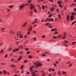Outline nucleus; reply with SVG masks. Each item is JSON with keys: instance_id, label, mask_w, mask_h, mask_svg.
Masks as SVG:
<instances>
[{"instance_id": "7", "label": "nucleus", "mask_w": 76, "mask_h": 76, "mask_svg": "<svg viewBox=\"0 0 76 76\" xmlns=\"http://www.w3.org/2000/svg\"><path fill=\"white\" fill-rule=\"evenodd\" d=\"M62 3H63V2H62V1H58V3L59 4H62Z\"/></svg>"}, {"instance_id": "20", "label": "nucleus", "mask_w": 76, "mask_h": 76, "mask_svg": "<svg viewBox=\"0 0 76 76\" xmlns=\"http://www.w3.org/2000/svg\"><path fill=\"white\" fill-rule=\"evenodd\" d=\"M10 34H13V31L12 30H10Z\"/></svg>"}, {"instance_id": "17", "label": "nucleus", "mask_w": 76, "mask_h": 76, "mask_svg": "<svg viewBox=\"0 0 76 76\" xmlns=\"http://www.w3.org/2000/svg\"><path fill=\"white\" fill-rule=\"evenodd\" d=\"M23 65H22L21 66L20 69H23Z\"/></svg>"}, {"instance_id": "43", "label": "nucleus", "mask_w": 76, "mask_h": 76, "mask_svg": "<svg viewBox=\"0 0 76 76\" xmlns=\"http://www.w3.org/2000/svg\"><path fill=\"white\" fill-rule=\"evenodd\" d=\"M46 56V55L45 54H42V56Z\"/></svg>"}, {"instance_id": "42", "label": "nucleus", "mask_w": 76, "mask_h": 76, "mask_svg": "<svg viewBox=\"0 0 76 76\" xmlns=\"http://www.w3.org/2000/svg\"><path fill=\"white\" fill-rule=\"evenodd\" d=\"M3 49H2L1 50V53H3Z\"/></svg>"}, {"instance_id": "63", "label": "nucleus", "mask_w": 76, "mask_h": 76, "mask_svg": "<svg viewBox=\"0 0 76 76\" xmlns=\"http://www.w3.org/2000/svg\"><path fill=\"white\" fill-rule=\"evenodd\" d=\"M27 34H28V35H29V34H30V31H29L28 32Z\"/></svg>"}, {"instance_id": "16", "label": "nucleus", "mask_w": 76, "mask_h": 76, "mask_svg": "<svg viewBox=\"0 0 76 76\" xmlns=\"http://www.w3.org/2000/svg\"><path fill=\"white\" fill-rule=\"evenodd\" d=\"M58 18L59 19H60V18H61V15L60 14H59L58 16Z\"/></svg>"}, {"instance_id": "46", "label": "nucleus", "mask_w": 76, "mask_h": 76, "mask_svg": "<svg viewBox=\"0 0 76 76\" xmlns=\"http://www.w3.org/2000/svg\"><path fill=\"white\" fill-rule=\"evenodd\" d=\"M59 7H62V6H61V4H59Z\"/></svg>"}, {"instance_id": "38", "label": "nucleus", "mask_w": 76, "mask_h": 76, "mask_svg": "<svg viewBox=\"0 0 76 76\" xmlns=\"http://www.w3.org/2000/svg\"><path fill=\"white\" fill-rule=\"evenodd\" d=\"M33 39L35 41H36V40H37V39L36 38H34Z\"/></svg>"}, {"instance_id": "29", "label": "nucleus", "mask_w": 76, "mask_h": 76, "mask_svg": "<svg viewBox=\"0 0 76 76\" xmlns=\"http://www.w3.org/2000/svg\"><path fill=\"white\" fill-rule=\"evenodd\" d=\"M54 9V8H53L50 9V10L51 11H53V10Z\"/></svg>"}, {"instance_id": "60", "label": "nucleus", "mask_w": 76, "mask_h": 76, "mask_svg": "<svg viewBox=\"0 0 76 76\" xmlns=\"http://www.w3.org/2000/svg\"><path fill=\"white\" fill-rule=\"evenodd\" d=\"M16 51V50H15V49H14L13 50V52H15Z\"/></svg>"}, {"instance_id": "5", "label": "nucleus", "mask_w": 76, "mask_h": 76, "mask_svg": "<svg viewBox=\"0 0 76 76\" xmlns=\"http://www.w3.org/2000/svg\"><path fill=\"white\" fill-rule=\"evenodd\" d=\"M33 68H34V66H31L30 68V72H32V71H33V69H33Z\"/></svg>"}, {"instance_id": "44", "label": "nucleus", "mask_w": 76, "mask_h": 76, "mask_svg": "<svg viewBox=\"0 0 76 76\" xmlns=\"http://www.w3.org/2000/svg\"><path fill=\"white\" fill-rule=\"evenodd\" d=\"M48 20V18L46 19V20H45V22H47V20Z\"/></svg>"}, {"instance_id": "62", "label": "nucleus", "mask_w": 76, "mask_h": 76, "mask_svg": "<svg viewBox=\"0 0 76 76\" xmlns=\"http://www.w3.org/2000/svg\"><path fill=\"white\" fill-rule=\"evenodd\" d=\"M61 13L62 15H64V13L63 12H61Z\"/></svg>"}, {"instance_id": "24", "label": "nucleus", "mask_w": 76, "mask_h": 76, "mask_svg": "<svg viewBox=\"0 0 76 76\" xmlns=\"http://www.w3.org/2000/svg\"><path fill=\"white\" fill-rule=\"evenodd\" d=\"M42 7L43 10H44V8H45V7H44V5H42Z\"/></svg>"}, {"instance_id": "64", "label": "nucleus", "mask_w": 76, "mask_h": 76, "mask_svg": "<svg viewBox=\"0 0 76 76\" xmlns=\"http://www.w3.org/2000/svg\"><path fill=\"white\" fill-rule=\"evenodd\" d=\"M49 18H50V17H51V15H49V16H48Z\"/></svg>"}, {"instance_id": "35", "label": "nucleus", "mask_w": 76, "mask_h": 76, "mask_svg": "<svg viewBox=\"0 0 76 76\" xmlns=\"http://www.w3.org/2000/svg\"><path fill=\"white\" fill-rule=\"evenodd\" d=\"M27 62V61L26 60H24V63H26Z\"/></svg>"}, {"instance_id": "14", "label": "nucleus", "mask_w": 76, "mask_h": 76, "mask_svg": "<svg viewBox=\"0 0 76 76\" xmlns=\"http://www.w3.org/2000/svg\"><path fill=\"white\" fill-rule=\"evenodd\" d=\"M69 19H70V16H69V15H67V20H69Z\"/></svg>"}, {"instance_id": "61", "label": "nucleus", "mask_w": 76, "mask_h": 76, "mask_svg": "<svg viewBox=\"0 0 76 76\" xmlns=\"http://www.w3.org/2000/svg\"><path fill=\"white\" fill-rule=\"evenodd\" d=\"M51 31H54V29H53V28H52V29H51Z\"/></svg>"}, {"instance_id": "48", "label": "nucleus", "mask_w": 76, "mask_h": 76, "mask_svg": "<svg viewBox=\"0 0 76 76\" xmlns=\"http://www.w3.org/2000/svg\"><path fill=\"white\" fill-rule=\"evenodd\" d=\"M75 43H76V42H73L72 43V44H75Z\"/></svg>"}, {"instance_id": "41", "label": "nucleus", "mask_w": 76, "mask_h": 76, "mask_svg": "<svg viewBox=\"0 0 76 76\" xmlns=\"http://www.w3.org/2000/svg\"><path fill=\"white\" fill-rule=\"evenodd\" d=\"M72 64H70L69 65V67H72Z\"/></svg>"}, {"instance_id": "11", "label": "nucleus", "mask_w": 76, "mask_h": 76, "mask_svg": "<svg viewBox=\"0 0 76 76\" xmlns=\"http://www.w3.org/2000/svg\"><path fill=\"white\" fill-rule=\"evenodd\" d=\"M42 75H43L42 76H44L45 75V73H44V71H42Z\"/></svg>"}, {"instance_id": "12", "label": "nucleus", "mask_w": 76, "mask_h": 76, "mask_svg": "<svg viewBox=\"0 0 76 76\" xmlns=\"http://www.w3.org/2000/svg\"><path fill=\"white\" fill-rule=\"evenodd\" d=\"M61 35H58V38H57L58 39L59 38H61Z\"/></svg>"}, {"instance_id": "56", "label": "nucleus", "mask_w": 76, "mask_h": 76, "mask_svg": "<svg viewBox=\"0 0 76 76\" xmlns=\"http://www.w3.org/2000/svg\"><path fill=\"white\" fill-rule=\"evenodd\" d=\"M74 11H75V12H76V8H74Z\"/></svg>"}, {"instance_id": "50", "label": "nucleus", "mask_w": 76, "mask_h": 76, "mask_svg": "<svg viewBox=\"0 0 76 76\" xmlns=\"http://www.w3.org/2000/svg\"><path fill=\"white\" fill-rule=\"evenodd\" d=\"M7 57V54H6L5 55V57L6 58Z\"/></svg>"}, {"instance_id": "4", "label": "nucleus", "mask_w": 76, "mask_h": 76, "mask_svg": "<svg viewBox=\"0 0 76 76\" xmlns=\"http://www.w3.org/2000/svg\"><path fill=\"white\" fill-rule=\"evenodd\" d=\"M37 71L35 70L32 72V76H36V75L35 73H36V72H37Z\"/></svg>"}, {"instance_id": "54", "label": "nucleus", "mask_w": 76, "mask_h": 76, "mask_svg": "<svg viewBox=\"0 0 76 76\" xmlns=\"http://www.w3.org/2000/svg\"><path fill=\"white\" fill-rule=\"evenodd\" d=\"M42 37H43V38H45V35H43L42 36Z\"/></svg>"}, {"instance_id": "25", "label": "nucleus", "mask_w": 76, "mask_h": 76, "mask_svg": "<svg viewBox=\"0 0 76 76\" xmlns=\"http://www.w3.org/2000/svg\"><path fill=\"white\" fill-rule=\"evenodd\" d=\"M15 72L16 73H19V71H17V70H16L15 71Z\"/></svg>"}, {"instance_id": "10", "label": "nucleus", "mask_w": 76, "mask_h": 76, "mask_svg": "<svg viewBox=\"0 0 76 76\" xmlns=\"http://www.w3.org/2000/svg\"><path fill=\"white\" fill-rule=\"evenodd\" d=\"M11 67H15L16 66L14 64H12L10 65Z\"/></svg>"}, {"instance_id": "15", "label": "nucleus", "mask_w": 76, "mask_h": 76, "mask_svg": "<svg viewBox=\"0 0 76 76\" xmlns=\"http://www.w3.org/2000/svg\"><path fill=\"white\" fill-rule=\"evenodd\" d=\"M58 74L59 76H61V72H58Z\"/></svg>"}, {"instance_id": "57", "label": "nucleus", "mask_w": 76, "mask_h": 76, "mask_svg": "<svg viewBox=\"0 0 76 76\" xmlns=\"http://www.w3.org/2000/svg\"><path fill=\"white\" fill-rule=\"evenodd\" d=\"M55 31H57V29L56 28H54Z\"/></svg>"}, {"instance_id": "39", "label": "nucleus", "mask_w": 76, "mask_h": 76, "mask_svg": "<svg viewBox=\"0 0 76 76\" xmlns=\"http://www.w3.org/2000/svg\"><path fill=\"white\" fill-rule=\"evenodd\" d=\"M46 25H51V24H50V23H46V24H45Z\"/></svg>"}, {"instance_id": "59", "label": "nucleus", "mask_w": 76, "mask_h": 76, "mask_svg": "<svg viewBox=\"0 0 76 76\" xmlns=\"http://www.w3.org/2000/svg\"><path fill=\"white\" fill-rule=\"evenodd\" d=\"M27 54H29V53H30V52H29V51H27Z\"/></svg>"}, {"instance_id": "21", "label": "nucleus", "mask_w": 76, "mask_h": 76, "mask_svg": "<svg viewBox=\"0 0 76 76\" xmlns=\"http://www.w3.org/2000/svg\"><path fill=\"white\" fill-rule=\"evenodd\" d=\"M8 50L9 51H11V50H12V48H9Z\"/></svg>"}, {"instance_id": "53", "label": "nucleus", "mask_w": 76, "mask_h": 76, "mask_svg": "<svg viewBox=\"0 0 76 76\" xmlns=\"http://www.w3.org/2000/svg\"><path fill=\"white\" fill-rule=\"evenodd\" d=\"M33 34H36V32L35 31H33Z\"/></svg>"}, {"instance_id": "49", "label": "nucleus", "mask_w": 76, "mask_h": 76, "mask_svg": "<svg viewBox=\"0 0 76 76\" xmlns=\"http://www.w3.org/2000/svg\"><path fill=\"white\" fill-rule=\"evenodd\" d=\"M51 70H52V69H51V68H50V69H49V71H50V72H51Z\"/></svg>"}, {"instance_id": "9", "label": "nucleus", "mask_w": 76, "mask_h": 76, "mask_svg": "<svg viewBox=\"0 0 76 76\" xmlns=\"http://www.w3.org/2000/svg\"><path fill=\"white\" fill-rule=\"evenodd\" d=\"M61 73L62 75H65V74H66V72L64 71H62Z\"/></svg>"}, {"instance_id": "6", "label": "nucleus", "mask_w": 76, "mask_h": 76, "mask_svg": "<svg viewBox=\"0 0 76 76\" xmlns=\"http://www.w3.org/2000/svg\"><path fill=\"white\" fill-rule=\"evenodd\" d=\"M75 18V17L73 15H71L70 16V19L71 20H73Z\"/></svg>"}, {"instance_id": "51", "label": "nucleus", "mask_w": 76, "mask_h": 76, "mask_svg": "<svg viewBox=\"0 0 76 76\" xmlns=\"http://www.w3.org/2000/svg\"><path fill=\"white\" fill-rule=\"evenodd\" d=\"M66 34H67V33H66L64 32V33L63 34V35H66Z\"/></svg>"}, {"instance_id": "36", "label": "nucleus", "mask_w": 76, "mask_h": 76, "mask_svg": "<svg viewBox=\"0 0 76 76\" xmlns=\"http://www.w3.org/2000/svg\"><path fill=\"white\" fill-rule=\"evenodd\" d=\"M72 15H76V14L75 12H73L72 14Z\"/></svg>"}, {"instance_id": "23", "label": "nucleus", "mask_w": 76, "mask_h": 76, "mask_svg": "<svg viewBox=\"0 0 76 76\" xmlns=\"http://www.w3.org/2000/svg\"><path fill=\"white\" fill-rule=\"evenodd\" d=\"M9 7V8H10V9H11V8H12V7H13V6L11 5V6H10Z\"/></svg>"}, {"instance_id": "8", "label": "nucleus", "mask_w": 76, "mask_h": 76, "mask_svg": "<svg viewBox=\"0 0 76 76\" xmlns=\"http://www.w3.org/2000/svg\"><path fill=\"white\" fill-rule=\"evenodd\" d=\"M22 56H20L19 58H18V59H17V61H19V60H20V59H22Z\"/></svg>"}, {"instance_id": "27", "label": "nucleus", "mask_w": 76, "mask_h": 76, "mask_svg": "<svg viewBox=\"0 0 76 76\" xmlns=\"http://www.w3.org/2000/svg\"><path fill=\"white\" fill-rule=\"evenodd\" d=\"M37 7H39V9H41V7H40V6H39V5H37Z\"/></svg>"}, {"instance_id": "1", "label": "nucleus", "mask_w": 76, "mask_h": 76, "mask_svg": "<svg viewBox=\"0 0 76 76\" xmlns=\"http://www.w3.org/2000/svg\"><path fill=\"white\" fill-rule=\"evenodd\" d=\"M26 6L28 5L30 7V8L31 10H32L34 9V8H35V6H34V5H32V3H31L30 4H23L22 5H20L19 7H20V9H22L23 7L25 6H26Z\"/></svg>"}, {"instance_id": "47", "label": "nucleus", "mask_w": 76, "mask_h": 76, "mask_svg": "<svg viewBox=\"0 0 76 76\" xmlns=\"http://www.w3.org/2000/svg\"><path fill=\"white\" fill-rule=\"evenodd\" d=\"M54 65L55 66V67H56V66H57V64H54Z\"/></svg>"}, {"instance_id": "37", "label": "nucleus", "mask_w": 76, "mask_h": 76, "mask_svg": "<svg viewBox=\"0 0 76 76\" xmlns=\"http://www.w3.org/2000/svg\"><path fill=\"white\" fill-rule=\"evenodd\" d=\"M48 20L49 22H50L51 21V19L50 18H49V19H48Z\"/></svg>"}, {"instance_id": "22", "label": "nucleus", "mask_w": 76, "mask_h": 76, "mask_svg": "<svg viewBox=\"0 0 76 76\" xmlns=\"http://www.w3.org/2000/svg\"><path fill=\"white\" fill-rule=\"evenodd\" d=\"M58 34V31H56L54 33V34H55V35H57V34Z\"/></svg>"}, {"instance_id": "3", "label": "nucleus", "mask_w": 76, "mask_h": 76, "mask_svg": "<svg viewBox=\"0 0 76 76\" xmlns=\"http://www.w3.org/2000/svg\"><path fill=\"white\" fill-rule=\"evenodd\" d=\"M20 32H21V31L18 32L17 34V36H18V35H19V37H20V38H23V37L22 36V34H20V35L19 34L20 33Z\"/></svg>"}, {"instance_id": "32", "label": "nucleus", "mask_w": 76, "mask_h": 76, "mask_svg": "<svg viewBox=\"0 0 76 76\" xmlns=\"http://www.w3.org/2000/svg\"><path fill=\"white\" fill-rule=\"evenodd\" d=\"M28 31H32V30L31 29V28H29V29H28Z\"/></svg>"}, {"instance_id": "58", "label": "nucleus", "mask_w": 76, "mask_h": 76, "mask_svg": "<svg viewBox=\"0 0 76 76\" xmlns=\"http://www.w3.org/2000/svg\"><path fill=\"white\" fill-rule=\"evenodd\" d=\"M72 6H76L75 4H72Z\"/></svg>"}, {"instance_id": "30", "label": "nucleus", "mask_w": 76, "mask_h": 76, "mask_svg": "<svg viewBox=\"0 0 76 76\" xmlns=\"http://www.w3.org/2000/svg\"><path fill=\"white\" fill-rule=\"evenodd\" d=\"M76 21H75L74 22H73L72 23V25H74V24H75V23H76Z\"/></svg>"}, {"instance_id": "19", "label": "nucleus", "mask_w": 76, "mask_h": 76, "mask_svg": "<svg viewBox=\"0 0 76 76\" xmlns=\"http://www.w3.org/2000/svg\"><path fill=\"white\" fill-rule=\"evenodd\" d=\"M53 38H54L55 39H56V38H57V37L54 36L53 37Z\"/></svg>"}, {"instance_id": "28", "label": "nucleus", "mask_w": 76, "mask_h": 76, "mask_svg": "<svg viewBox=\"0 0 76 76\" xmlns=\"http://www.w3.org/2000/svg\"><path fill=\"white\" fill-rule=\"evenodd\" d=\"M28 58H32V56H28Z\"/></svg>"}, {"instance_id": "55", "label": "nucleus", "mask_w": 76, "mask_h": 76, "mask_svg": "<svg viewBox=\"0 0 76 76\" xmlns=\"http://www.w3.org/2000/svg\"><path fill=\"white\" fill-rule=\"evenodd\" d=\"M61 38L62 39H65V38H64V37H63V36L61 37Z\"/></svg>"}, {"instance_id": "45", "label": "nucleus", "mask_w": 76, "mask_h": 76, "mask_svg": "<svg viewBox=\"0 0 76 76\" xmlns=\"http://www.w3.org/2000/svg\"><path fill=\"white\" fill-rule=\"evenodd\" d=\"M15 51H19V49H15Z\"/></svg>"}, {"instance_id": "52", "label": "nucleus", "mask_w": 76, "mask_h": 76, "mask_svg": "<svg viewBox=\"0 0 76 76\" xmlns=\"http://www.w3.org/2000/svg\"><path fill=\"white\" fill-rule=\"evenodd\" d=\"M51 22H53V20H54V19H53V18H51Z\"/></svg>"}, {"instance_id": "31", "label": "nucleus", "mask_w": 76, "mask_h": 76, "mask_svg": "<svg viewBox=\"0 0 76 76\" xmlns=\"http://www.w3.org/2000/svg\"><path fill=\"white\" fill-rule=\"evenodd\" d=\"M27 37H28V35L26 34L25 36L24 37L25 38H27Z\"/></svg>"}, {"instance_id": "18", "label": "nucleus", "mask_w": 76, "mask_h": 76, "mask_svg": "<svg viewBox=\"0 0 76 76\" xmlns=\"http://www.w3.org/2000/svg\"><path fill=\"white\" fill-rule=\"evenodd\" d=\"M26 23H24L23 25V27H24V26H26Z\"/></svg>"}, {"instance_id": "40", "label": "nucleus", "mask_w": 76, "mask_h": 76, "mask_svg": "<svg viewBox=\"0 0 76 76\" xmlns=\"http://www.w3.org/2000/svg\"><path fill=\"white\" fill-rule=\"evenodd\" d=\"M34 12H37V10L35 9L34 10Z\"/></svg>"}, {"instance_id": "2", "label": "nucleus", "mask_w": 76, "mask_h": 76, "mask_svg": "<svg viewBox=\"0 0 76 76\" xmlns=\"http://www.w3.org/2000/svg\"><path fill=\"white\" fill-rule=\"evenodd\" d=\"M34 65L35 66H36L37 67H38L39 66H42V64H41V63H40L39 62H35Z\"/></svg>"}, {"instance_id": "13", "label": "nucleus", "mask_w": 76, "mask_h": 76, "mask_svg": "<svg viewBox=\"0 0 76 76\" xmlns=\"http://www.w3.org/2000/svg\"><path fill=\"white\" fill-rule=\"evenodd\" d=\"M3 73L5 74H6V73H7V72H6V71L5 70H3Z\"/></svg>"}, {"instance_id": "34", "label": "nucleus", "mask_w": 76, "mask_h": 76, "mask_svg": "<svg viewBox=\"0 0 76 76\" xmlns=\"http://www.w3.org/2000/svg\"><path fill=\"white\" fill-rule=\"evenodd\" d=\"M28 50H29V48H26L25 49V50H26V51H28Z\"/></svg>"}, {"instance_id": "33", "label": "nucleus", "mask_w": 76, "mask_h": 76, "mask_svg": "<svg viewBox=\"0 0 76 76\" xmlns=\"http://www.w3.org/2000/svg\"><path fill=\"white\" fill-rule=\"evenodd\" d=\"M64 42H65V43H67V42H68V41L65 40V41H64Z\"/></svg>"}, {"instance_id": "26", "label": "nucleus", "mask_w": 76, "mask_h": 76, "mask_svg": "<svg viewBox=\"0 0 76 76\" xmlns=\"http://www.w3.org/2000/svg\"><path fill=\"white\" fill-rule=\"evenodd\" d=\"M31 2V0H29L28 1V3H30Z\"/></svg>"}]
</instances>
